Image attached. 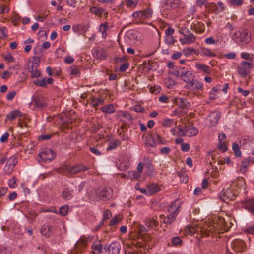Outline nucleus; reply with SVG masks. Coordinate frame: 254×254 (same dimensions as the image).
<instances>
[{
  "mask_svg": "<svg viewBox=\"0 0 254 254\" xmlns=\"http://www.w3.org/2000/svg\"><path fill=\"white\" fill-rule=\"evenodd\" d=\"M183 52L185 55H190L192 54L198 56L199 52L194 48H186L183 50Z\"/></svg>",
  "mask_w": 254,
  "mask_h": 254,
  "instance_id": "43",
  "label": "nucleus"
},
{
  "mask_svg": "<svg viewBox=\"0 0 254 254\" xmlns=\"http://www.w3.org/2000/svg\"><path fill=\"white\" fill-rule=\"evenodd\" d=\"M218 148L219 150H222L223 152L227 151L228 150L227 144L224 142H219L218 145Z\"/></svg>",
  "mask_w": 254,
  "mask_h": 254,
  "instance_id": "59",
  "label": "nucleus"
},
{
  "mask_svg": "<svg viewBox=\"0 0 254 254\" xmlns=\"http://www.w3.org/2000/svg\"><path fill=\"white\" fill-rule=\"evenodd\" d=\"M68 206L67 205L62 206L59 211L60 214L63 216L66 215L68 213Z\"/></svg>",
  "mask_w": 254,
  "mask_h": 254,
  "instance_id": "57",
  "label": "nucleus"
},
{
  "mask_svg": "<svg viewBox=\"0 0 254 254\" xmlns=\"http://www.w3.org/2000/svg\"><path fill=\"white\" fill-rule=\"evenodd\" d=\"M112 217V213L111 211L109 209H106L103 212V219L102 220L103 222H105L107 220L109 219Z\"/></svg>",
  "mask_w": 254,
  "mask_h": 254,
  "instance_id": "55",
  "label": "nucleus"
},
{
  "mask_svg": "<svg viewBox=\"0 0 254 254\" xmlns=\"http://www.w3.org/2000/svg\"><path fill=\"white\" fill-rule=\"evenodd\" d=\"M54 83V79L49 77L48 79L43 78L42 79H37L33 81V83L36 86L42 88H46L47 84H52Z\"/></svg>",
  "mask_w": 254,
  "mask_h": 254,
  "instance_id": "11",
  "label": "nucleus"
},
{
  "mask_svg": "<svg viewBox=\"0 0 254 254\" xmlns=\"http://www.w3.org/2000/svg\"><path fill=\"white\" fill-rule=\"evenodd\" d=\"M96 55L98 58L101 60L106 59L108 57L107 53L102 48H100L96 50Z\"/></svg>",
  "mask_w": 254,
  "mask_h": 254,
  "instance_id": "36",
  "label": "nucleus"
},
{
  "mask_svg": "<svg viewBox=\"0 0 254 254\" xmlns=\"http://www.w3.org/2000/svg\"><path fill=\"white\" fill-rule=\"evenodd\" d=\"M104 103V99L103 98H98L93 97L90 101V104L94 108L95 110L98 109V106L103 105Z\"/></svg>",
  "mask_w": 254,
  "mask_h": 254,
  "instance_id": "30",
  "label": "nucleus"
},
{
  "mask_svg": "<svg viewBox=\"0 0 254 254\" xmlns=\"http://www.w3.org/2000/svg\"><path fill=\"white\" fill-rule=\"evenodd\" d=\"M157 217L154 216L152 218H147L145 220V225L150 229H152L154 227H157L159 225V222L157 220Z\"/></svg>",
  "mask_w": 254,
  "mask_h": 254,
  "instance_id": "22",
  "label": "nucleus"
},
{
  "mask_svg": "<svg viewBox=\"0 0 254 254\" xmlns=\"http://www.w3.org/2000/svg\"><path fill=\"white\" fill-rule=\"evenodd\" d=\"M229 3L233 6H239L243 3V0H229Z\"/></svg>",
  "mask_w": 254,
  "mask_h": 254,
  "instance_id": "61",
  "label": "nucleus"
},
{
  "mask_svg": "<svg viewBox=\"0 0 254 254\" xmlns=\"http://www.w3.org/2000/svg\"><path fill=\"white\" fill-rule=\"evenodd\" d=\"M216 5L217 6V13H219L220 12H222L225 10V7L224 4L222 2H221V1L218 2L217 3V4H216Z\"/></svg>",
  "mask_w": 254,
  "mask_h": 254,
  "instance_id": "64",
  "label": "nucleus"
},
{
  "mask_svg": "<svg viewBox=\"0 0 254 254\" xmlns=\"http://www.w3.org/2000/svg\"><path fill=\"white\" fill-rule=\"evenodd\" d=\"M56 154L54 151L49 148H45L43 151L40 153L38 156L44 162L46 161H52L56 157Z\"/></svg>",
  "mask_w": 254,
  "mask_h": 254,
  "instance_id": "7",
  "label": "nucleus"
},
{
  "mask_svg": "<svg viewBox=\"0 0 254 254\" xmlns=\"http://www.w3.org/2000/svg\"><path fill=\"white\" fill-rule=\"evenodd\" d=\"M186 131L187 136L190 137L196 136L198 133V130L193 126L191 123L185 124Z\"/></svg>",
  "mask_w": 254,
  "mask_h": 254,
  "instance_id": "15",
  "label": "nucleus"
},
{
  "mask_svg": "<svg viewBox=\"0 0 254 254\" xmlns=\"http://www.w3.org/2000/svg\"><path fill=\"white\" fill-rule=\"evenodd\" d=\"M33 102L35 106L37 108H43L46 106L45 100L42 97L38 96L35 98Z\"/></svg>",
  "mask_w": 254,
  "mask_h": 254,
  "instance_id": "34",
  "label": "nucleus"
},
{
  "mask_svg": "<svg viewBox=\"0 0 254 254\" xmlns=\"http://www.w3.org/2000/svg\"><path fill=\"white\" fill-rule=\"evenodd\" d=\"M194 86V89L196 90H202L203 89V84L202 82H200L197 80L193 81V86Z\"/></svg>",
  "mask_w": 254,
  "mask_h": 254,
  "instance_id": "50",
  "label": "nucleus"
},
{
  "mask_svg": "<svg viewBox=\"0 0 254 254\" xmlns=\"http://www.w3.org/2000/svg\"><path fill=\"white\" fill-rule=\"evenodd\" d=\"M232 224L226 221L223 217H217L214 220L213 224L209 226V229L202 228L200 231L202 236H208L210 233H223L228 231L232 226Z\"/></svg>",
  "mask_w": 254,
  "mask_h": 254,
  "instance_id": "1",
  "label": "nucleus"
},
{
  "mask_svg": "<svg viewBox=\"0 0 254 254\" xmlns=\"http://www.w3.org/2000/svg\"><path fill=\"white\" fill-rule=\"evenodd\" d=\"M156 140L159 144H165L167 142V141L165 139V138L161 136L159 134H156Z\"/></svg>",
  "mask_w": 254,
  "mask_h": 254,
  "instance_id": "63",
  "label": "nucleus"
},
{
  "mask_svg": "<svg viewBox=\"0 0 254 254\" xmlns=\"http://www.w3.org/2000/svg\"><path fill=\"white\" fill-rule=\"evenodd\" d=\"M28 71L31 73V77L32 78H38L41 75V72L38 70V68L35 69L30 70V68L28 69Z\"/></svg>",
  "mask_w": 254,
  "mask_h": 254,
  "instance_id": "46",
  "label": "nucleus"
},
{
  "mask_svg": "<svg viewBox=\"0 0 254 254\" xmlns=\"http://www.w3.org/2000/svg\"><path fill=\"white\" fill-rule=\"evenodd\" d=\"M54 230V227L52 225L44 224L41 228V234L46 238H50Z\"/></svg>",
  "mask_w": 254,
  "mask_h": 254,
  "instance_id": "14",
  "label": "nucleus"
},
{
  "mask_svg": "<svg viewBox=\"0 0 254 254\" xmlns=\"http://www.w3.org/2000/svg\"><path fill=\"white\" fill-rule=\"evenodd\" d=\"M147 189L149 195H153L159 192L161 190L158 185L154 183L149 184L147 187Z\"/></svg>",
  "mask_w": 254,
  "mask_h": 254,
  "instance_id": "28",
  "label": "nucleus"
},
{
  "mask_svg": "<svg viewBox=\"0 0 254 254\" xmlns=\"http://www.w3.org/2000/svg\"><path fill=\"white\" fill-rule=\"evenodd\" d=\"M173 120L172 119L166 118L162 122L161 125L164 127H169L173 124Z\"/></svg>",
  "mask_w": 254,
  "mask_h": 254,
  "instance_id": "51",
  "label": "nucleus"
},
{
  "mask_svg": "<svg viewBox=\"0 0 254 254\" xmlns=\"http://www.w3.org/2000/svg\"><path fill=\"white\" fill-rule=\"evenodd\" d=\"M176 103L182 109L188 108V105L189 104L186 99L182 98L176 99Z\"/></svg>",
  "mask_w": 254,
  "mask_h": 254,
  "instance_id": "37",
  "label": "nucleus"
},
{
  "mask_svg": "<svg viewBox=\"0 0 254 254\" xmlns=\"http://www.w3.org/2000/svg\"><path fill=\"white\" fill-rule=\"evenodd\" d=\"M128 177L131 179H138L140 177V174L136 171H130L128 172Z\"/></svg>",
  "mask_w": 254,
  "mask_h": 254,
  "instance_id": "48",
  "label": "nucleus"
},
{
  "mask_svg": "<svg viewBox=\"0 0 254 254\" xmlns=\"http://www.w3.org/2000/svg\"><path fill=\"white\" fill-rule=\"evenodd\" d=\"M145 142L147 145L151 147H154L156 145V142L151 134H148L145 139Z\"/></svg>",
  "mask_w": 254,
  "mask_h": 254,
  "instance_id": "38",
  "label": "nucleus"
},
{
  "mask_svg": "<svg viewBox=\"0 0 254 254\" xmlns=\"http://www.w3.org/2000/svg\"><path fill=\"white\" fill-rule=\"evenodd\" d=\"M94 254H100L102 252V244L100 241L94 242L92 245Z\"/></svg>",
  "mask_w": 254,
  "mask_h": 254,
  "instance_id": "33",
  "label": "nucleus"
},
{
  "mask_svg": "<svg viewBox=\"0 0 254 254\" xmlns=\"http://www.w3.org/2000/svg\"><path fill=\"white\" fill-rule=\"evenodd\" d=\"M101 111L103 113H105L107 114H112L115 112L116 109L112 104H109L102 107L101 109Z\"/></svg>",
  "mask_w": 254,
  "mask_h": 254,
  "instance_id": "35",
  "label": "nucleus"
},
{
  "mask_svg": "<svg viewBox=\"0 0 254 254\" xmlns=\"http://www.w3.org/2000/svg\"><path fill=\"white\" fill-rule=\"evenodd\" d=\"M147 232V230L144 226L141 225L138 227L137 235L139 238L146 234Z\"/></svg>",
  "mask_w": 254,
  "mask_h": 254,
  "instance_id": "56",
  "label": "nucleus"
},
{
  "mask_svg": "<svg viewBox=\"0 0 254 254\" xmlns=\"http://www.w3.org/2000/svg\"><path fill=\"white\" fill-rule=\"evenodd\" d=\"M18 163L17 157L15 156L10 157L6 163L4 171L5 173L10 174L13 171L14 167Z\"/></svg>",
  "mask_w": 254,
  "mask_h": 254,
  "instance_id": "9",
  "label": "nucleus"
},
{
  "mask_svg": "<svg viewBox=\"0 0 254 254\" xmlns=\"http://www.w3.org/2000/svg\"><path fill=\"white\" fill-rule=\"evenodd\" d=\"M252 160L251 157H248L244 159L241 163L240 167V171L242 173H245L247 171V167L252 162Z\"/></svg>",
  "mask_w": 254,
  "mask_h": 254,
  "instance_id": "31",
  "label": "nucleus"
},
{
  "mask_svg": "<svg viewBox=\"0 0 254 254\" xmlns=\"http://www.w3.org/2000/svg\"><path fill=\"white\" fill-rule=\"evenodd\" d=\"M178 214L176 213H170V214L167 216L166 217L164 215H160L161 219H164L163 223L166 225L171 224L175 220L176 217Z\"/></svg>",
  "mask_w": 254,
  "mask_h": 254,
  "instance_id": "23",
  "label": "nucleus"
},
{
  "mask_svg": "<svg viewBox=\"0 0 254 254\" xmlns=\"http://www.w3.org/2000/svg\"><path fill=\"white\" fill-rule=\"evenodd\" d=\"M116 117L122 123H128L132 120L131 115L127 111H119L116 113Z\"/></svg>",
  "mask_w": 254,
  "mask_h": 254,
  "instance_id": "10",
  "label": "nucleus"
},
{
  "mask_svg": "<svg viewBox=\"0 0 254 254\" xmlns=\"http://www.w3.org/2000/svg\"><path fill=\"white\" fill-rule=\"evenodd\" d=\"M40 59L39 57L34 56L32 59H29L27 62L28 69L30 68V70L35 69L39 66Z\"/></svg>",
  "mask_w": 254,
  "mask_h": 254,
  "instance_id": "16",
  "label": "nucleus"
},
{
  "mask_svg": "<svg viewBox=\"0 0 254 254\" xmlns=\"http://www.w3.org/2000/svg\"><path fill=\"white\" fill-rule=\"evenodd\" d=\"M86 241L84 237H81L76 243L74 246V250L77 254L82 253L87 246Z\"/></svg>",
  "mask_w": 254,
  "mask_h": 254,
  "instance_id": "13",
  "label": "nucleus"
},
{
  "mask_svg": "<svg viewBox=\"0 0 254 254\" xmlns=\"http://www.w3.org/2000/svg\"><path fill=\"white\" fill-rule=\"evenodd\" d=\"M101 199L107 201L112 198L113 190L110 188H104L97 192Z\"/></svg>",
  "mask_w": 254,
  "mask_h": 254,
  "instance_id": "8",
  "label": "nucleus"
},
{
  "mask_svg": "<svg viewBox=\"0 0 254 254\" xmlns=\"http://www.w3.org/2000/svg\"><path fill=\"white\" fill-rule=\"evenodd\" d=\"M121 141L119 139H115L109 143L108 147L107 148L108 151L111 150L116 148L121 144Z\"/></svg>",
  "mask_w": 254,
  "mask_h": 254,
  "instance_id": "42",
  "label": "nucleus"
},
{
  "mask_svg": "<svg viewBox=\"0 0 254 254\" xmlns=\"http://www.w3.org/2000/svg\"><path fill=\"white\" fill-rule=\"evenodd\" d=\"M191 29L196 33L201 34L205 31L204 24L201 22H197L196 23L193 24L191 26Z\"/></svg>",
  "mask_w": 254,
  "mask_h": 254,
  "instance_id": "29",
  "label": "nucleus"
},
{
  "mask_svg": "<svg viewBox=\"0 0 254 254\" xmlns=\"http://www.w3.org/2000/svg\"><path fill=\"white\" fill-rule=\"evenodd\" d=\"M17 179L16 177H13L8 181V185L11 188H14L17 186L16 184Z\"/></svg>",
  "mask_w": 254,
  "mask_h": 254,
  "instance_id": "60",
  "label": "nucleus"
},
{
  "mask_svg": "<svg viewBox=\"0 0 254 254\" xmlns=\"http://www.w3.org/2000/svg\"><path fill=\"white\" fill-rule=\"evenodd\" d=\"M89 167L83 164H79L73 166H70L67 164L62 165L59 169L61 173H68L70 175H75L79 172L87 170Z\"/></svg>",
  "mask_w": 254,
  "mask_h": 254,
  "instance_id": "2",
  "label": "nucleus"
},
{
  "mask_svg": "<svg viewBox=\"0 0 254 254\" xmlns=\"http://www.w3.org/2000/svg\"><path fill=\"white\" fill-rule=\"evenodd\" d=\"M206 8L212 12L217 13V6L214 3H207L206 4Z\"/></svg>",
  "mask_w": 254,
  "mask_h": 254,
  "instance_id": "49",
  "label": "nucleus"
},
{
  "mask_svg": "<svg viewBox=\"0 0 254 254\" xmlns=\"http://www.w3.org/2000/svg\"><path fill=\"white\" fill-rule=\"evenodd\" d=\"M62 197L63 198L67 200H70L72 198L71 191H70L68 188L65 189L62 192Z\"/></svg>",
  "mask_w": 254,
  "mask_h": 254,
  "instance_id": "40",
  "label": "nucleus"
},
{
  "mask_svg": "<svg viewBox=\"0 0 254 254\" xmlns=\"http://www.w3.org/2000/svg\"><path fill=\"white\" fill-rule=\"evenodd\" d=\"M175 176L179 177L182 183H186L188 181V177L183 172H177Z\"/></svg>",
  "mask_w": 254,
  "mask_h": 254,
  "instance_id": "45",
  "label": "nucleus"
},
{
  "mask_svg": "<svg viewBox=\"0 0 254 254\" xmlns=\"http://www.w3.org/2000/svg\"><path fill=\"white\" fill-rule=\"evenodd\" d=\"M122 216L118 215H115L110 221L109 226L114 227V226L119 224L122 220Z\"/></svg>",
  "mask_w": 254,
  "mask_h": 254,
  "instance_id": "39",
  "label": "nucleus"
},
{
  "mask_svg": "<svg viewBox=\"0 0 254 254\" xmlns=\"http://www.w3.org/2000/svg\"><path fill=\"white\" fill-rule=\"evenodd\" d=\"M22 116V114L19 110H14L6 115V119L12 121L18 117Z\"/></svg>",
  "mask_w": 254,
  "mask_h": 254,
  "instance_id": "32",
  "label": "nucleus"
},
{
  "mask_svg": "<svg viewBox=\"0 0 254 254\" xmlns=\"http://www.w3.org/2000/svg\"><path fill=\"white\" fill-rule=\"evenodd\" d=\"M90 11L92 13L100 17L104 16L105 18H107L108 15V13L102 7H92L90 8Z\"/></svg>",
  "mask_w": 254,
  "mask_h": 254,
  "instance_id": "17",
  "label": "nucleus"
},
{
  "mask_svg": "<svg viewBox=\"0 0 254 254\" xmlns=\"http://www.w3.org/2000/svg\"><path fill=\"white\" fill-rule=\"evenodd\" d=\"M70 69L71 74L78 76H79L80 75L79 67L78 66L73 65L70 67Z\"/></svg>",
  "mask_w": 254,
  "mask_h": 254,
  "instance_id": "47",
  "label": "nucleus"
},
{
  "mask_svg": "<svg viewBox=\"0 0 254 254\" xmlns=\"http://www.w3.org/2000/svg\"><path fill=\"white\" fill-rule=\"evenodd\" d=\"M152 14V10L150 8H147L144 10L134 12L132 16L134 18L139 19V21H136L135 23L141 24L143 23V21L145 19L151 17Z\"/></svg>",
  "mask_w": 254,
  "mask_h": 254,
  "instance_id": "4",
  "label": "nucleus"
},
{
  "mask_svg": "<svg viewBox=\"0 0 254 254\" xmlns=\"http://www.w3.org/2000/svg\"><path fill=\"white\" fill-rule=\"evenodd\" d=\"M195 67L200 72H202L207 74H209L211 73V68L204 64L200 63H196L195 64Z\"/></svg>",
  "mask_w": 254,
  "mask_h": 254,
  "instance_id": "24",
  "label": "nucleus"
},
{
  "mask_svg": "<svg viewBox=\"0 0 254 254\" xmlns=\"http://www.w3.org/2000/svg\"><path fill=\"white\" fill-rule=\"evenodd\" d=\"M3 58L9 63H12L14 61V58L10 53L2 55Z\"/></svg>",
  "mask_w": 254,
  "mask_h": 254,
  "instance_id": "54",
  "label": "nucleus"
},
{
  "mask_svg": "<svg viewBox=\"0 0 254 254\" xmlns=\"http://www.w3.org/2000/svg\"><path fill=\"white\" fill-rule=\"evenodd\" d=\"M243 207L254 215V198L247 199L242 202Z\"/></svg>",
  "mask_w": 254,
  "mask_h": 254,
  "instance_id": "18",
  "label": "nucleus"
},
{
  "mask_svg": "<svg viewBox=\"0 0 254 254\" xmlns=\"http://www.w3.org/2000/svg\"><path fill=\"white\" fill-rule=\"evenodd\" d=\"M7 37V29L5 27L0 28V38L5 39Z\"/></svg>",
  "mask_w": 254,
  "mask_h": 254,
  "instance_id": "58",
  "label": "nucleus"
},
{
  "mask_svg": "<svg viewBox=\"0 0 254 254\" xmlns=\"http://www.w3.org/2000/svg\"><path fill=\"white\" fill-rule=\"evenodd\" d=\"M232 148L235 155L237 157H240L241 156V152L240 150L239 145L236 143H234L233 144Z\"/></svg>",
  "mask_w": 254,
  "mask_h": 254,
  "instance_id": "52",
  "label": "nucleus"
},
{
  "mask_svg": "<svg viewBox=\"0 0 254 254\" xmlns=\"http://www.w3.org/2000/svg\"><path fill=\"white\" fill-rule=\"evenodd\" d=\"M120 244L119 242H112L108 247L109 254H119Z\"/></svg>",
  "mask_w": 254,
  "mask_h": 254,
  "instance_id": "20",
  "label": "nucleus"
},
{
  "mask_svg": "<svg viewBox=\"0 0 254 254\" xmlns=\"http://www.w3.org/2000/svg\"><path fill=\"white\" fill-rule=\"evenodd\" d=\"M220 114L216 112H212L208 116V119L211 126H215L220 118Z\"/></svg>",
  "mask_w": 254,
  "mask_h": 254,
  "instance_id": "21",
  "label": "nucleus"
},
{
  "mask_svg": "<svg viewBox=\"0 0 254 254\" xmlns=\"http://www.w3.org/2000/svg\"><path fill=\"white\" fill-rule=\"evenodd\" d=\"M195 41L196 37L194 34L191 33L186 35L184 38L180 39V42L182 44L193 43Z\"/></svg>",
  "mask_w": 254,
  "mask_h": 254,
  "instance_id": "27",
  "label": "nucleus"
},
{
  "mask_svg": "<svg viewBox=\"0 0 254 254\" xmlns=\"http://www.w3.org/2000/svg\"><path fill=\"white\" fill-rule=\"evenodd\" d=\"M254 67V64L253 63L242 61L237 67L239 75L241 77H246L249 75L251 72V69Z\"/></svg>",
  "mask_w": 254,
  "mask_h": 254,
  "instance_id": "3",
  "label": "nucleus"
},
{
  "mask_svg": "<svg viewBox=\"0 0 254 254\" xmlns=\"http://www.w3.org/2000/svg\"><path fill=\"white\" fill-rule=\"evenodd\" d=\"M201 54L206 57H214L216 56V54L212 52L211 49L206 48H201Z\"/></svg>",
  "mask_w": 254,
  "mask_h": 254,
  "instance_id": "41",
  "label": "nucleus"
},
{
  "mask_svg": "<svg viewBox=\"0 0 254 254\" xmlns=\"http://www.w3.org/2000/svg\"><path fill=\"white\" fill-rule=\"evenodd\" d=\"M172 244L175 246H180L182 244V240L179 237H175L171 240Z\"/></svg>",
  "mask_w": 254,
  "mask_h": 254,
  "instance_id": "53",
  "label": "nucleus"
},
{
  "mask_svg": "<svg viewBox=\"0 0 254 254\" xmlns=\"http://www.w3.org/2000/svg\"><path fill=\"white\" fill-rule=\"evenodd\" d=\"M236 196L235 192L229 188H227L222 190L220 197L223 201L228 202L234 200Z\"/></svg>",
  "mask_w": 254,
  "mask_h": 254,
  "instance_id": "6",
  "label": "nucleus"
},
{
  "mask_svg": "<svg viewBox=\"0 0 254 254\" xmlns=\"http://www.w3.org/2000/svg\"><path fill=\"white\" fill-rule=\"evenodd\" d=\"M220 85H217L214 87L210 92V96L212 98H215V93H218L220 90Z\"/></svg>",
  "mask_w": 254,
  "mask_h": 254,
  "instance_id": "62",
  "label": "nucleus"
},
{
  "mask_svg": "<svg viewBox=\"0 0 254 254\" xmlns=\"http://www.w3.org/2000/svg\"><path fill=\"white\" fill-rule=\"evenodd\" d=\"M189 69L185 67H179L172 72V74L177 77L183 78L189 71Z\"/></svg>",
  "mask_w": 254,
  "mask_h": 254,
  "instance_id": "26",
  "label": "nucleus"
},
{
  "mask_svg": "<svg viewBox=\"0 0 254 254\" xmlns=\"http://www.w3.org/2000/svg\"><path fill=\"white\" fill-rule=\"evenodd\" d=\"M236 38L242 44H247L251 40V34L247 29H242L235 33Z\"/></svg>",
  "mask_w": 254,
  "mask_h": 254,
  "instance_id": "5",
  "label": "nucleus"
},
{
  "mask_svg": "<svg viewBox=\"0 0 254 254\" xmlns=\"http://www.w3.org/2000/svg\"><path fill=\"white\" fill-rule=\"evenodd\" d=\"M180 0H165L164 4L172 9L177 8L181 5Z\"/></svg>",
  "mask_w": 254,
  "mask_h": 254,
  "instance_id": "25",
  "label": "nucleus"
},
{
  "mask_svg": "<svg viewBox=\"0 0 254 254\" xmlns=\"http://www.w3.org/2000/svg\"><path fill=\"white\" fill-rule=\"evenodd\" d=\"M108 28V26L107 22H104V23L101 24L99 31L102 33V35L103 38H106L107 35L106 31Z\"/></svg>",
  "mask_w": 254,
  "mask_h": 254,
  "instance_id": "44",
  "label": "nucleus"
},
{
  "mask_svg": "<svg viewBox=\"0 0 254 254\" xmlns=\"http://www.w3.org/2000/svg\"><path fill=\"white\" fill-rule=\"evenodd\" d=\"M181 206V203L179 200H175L171 203L168 207V211L170 213H176L178 214L179 209Z\"/></svg>",
  "mask_w": 254,
  "mask_h": 254,
  "instance_id": "19",
  "label": "nucleus"
},
{
  "mask_svg": "<svg viewBox=\"0 0 254 254\" xmlns=\"http://www.w3.org/2000/svg\"><path fill=\"white\" fill-rule=\"evenodd\" d=\"M195 78V76L190 70H189L186 74L182 78V79L187 83L186 87L187 89H190L193 87V81Z\"/></svg>",
  "mask_w": 254,
  "mask_h": 254,
  "instance_id": "12",
  "label": "nucleus"
}]
</instances>
